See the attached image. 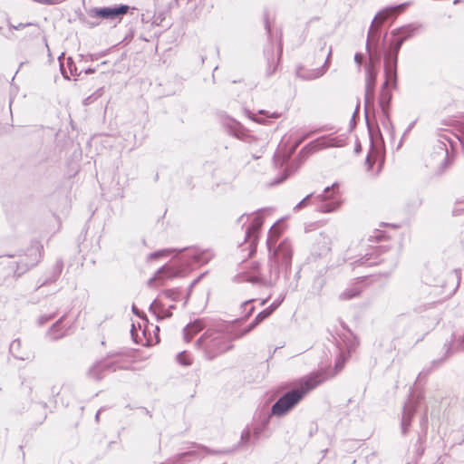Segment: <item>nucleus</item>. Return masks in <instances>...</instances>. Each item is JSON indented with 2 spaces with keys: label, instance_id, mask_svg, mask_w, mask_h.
Instances as JSON below:
<instances>
[{
  "label": "nucleus",
  "instance_id": "nucleus-1",
  "mask_svg": "<svg viewBox=\"0 0 464 464\" xmlns=\"http://www.w3.org/2000/svg\"><path fill=\"white\" fill-rule=\"evenodd\" d=\"M324 382L319 374L310 375L300 381L298 387L285 392L272 406L271 414L282 417L290 412L304 397Z\"/></svg>",
  "mask_w": 464,
  "mask_h": 464
},
{
  "label": "nucleus",
  "instance_id": "nucleus-2",
  "mask_svg": "<svg viewBox=\"0 0 464 464\" xmlns=\"http://www.w3.org/2000/svg\"><path fill=\"white\" fill-rule=\"evenodd\" d=\"M41 248L39 243L33 244L24 256H21L18 261L14 260L12 256L0 258V285L9 278L20 276L36 266L41 259Z\"/></svg>",
  "mask_w": 464,
  "mask_h": 464
},
{
  "label": "nucleus",
  "instance_id": "nucleus-3",
  "mask_svg": "<svg viewBox=\"0 0 464 464\" xmlns=\"http://www.w3.org/2000/svg\"><path fill=\"white\" fill-rule=\"evenodd\" d=\"M198 349L203 350L208 360H213L219 354L232 348L227 337L220 332L207 330L196 342Z\"/></svg>",
  "mask_w": 464,
  "mask_h": 464
},
{
  "label": "nucleus",
  "instance_id": "nucleus-4",
  "mask_svg": "<svg viewBox=\"0 0 464 464\" xmlns=\"http://www.w3.org/2000/svg\"><path fill=\"white\" fill-rule=\"evenodd\" d=\"M310 198H314L318 204V209L323 213H329L336 210L341 205V196L339 194V186L334 183L331 187H326L323 193L314 196V193L307 195L294 208L295 210H300L308 205Z\"/></svg>",
  "mask_w": 464,
  "mask_h": 464
},
{
  "label": "nucleus",
  "instance_id": "nucleus-5",
  "mask_svg": "<svg viewBox=\"0 0 464 464\" xmlns=\"http://www.w3.org/2000/svg\"><path fill=\"white\" fill-rule=\"evenodd\" d=\"M453 156L450 154L446 143L439 140L430 155L428 166L432 169L434 174L441 175L452 164Z\"/></svg>",
  "mask_w": 464,
  "mask_h": 464
},
{
  "label": "nucleus",
  "instance_id": "nucleus-6",
  "mask_svg": "<svg viewBox=\"0 0 464 464\" xmlns=\"http://www.w3.org/2000/svg\"><path fill=\"white\" fill-rule=\"evenodd\" d=\"M345 140L341 137L322 136L303 148L300 151L302 156H308L309 154L324 150L326 148H340L343 147Z\"/></svg>",
  "mask_w": 464,
  "mask_h": 464
},
{
  "label": "nucleus",
  "instance_id": "nucleus-7",
  "mask_svg": "<svg viewBox=\"0 0 464 464\" xmlns=\"http://www.w3.org/2000/svg\"><path fill=\"white\" fill-rule=\"evenodd\" d=\"M384 77H385V81L382 83V88H381L379 103H380L382 111L383 113V117H384L383 122L391 123L390 116H389V108H390V104H391V102L392 99V94L390 88H392V89L397 88L398 77H397V73H395L394 82L392 80H390V77L386 71H384Z\"/></svg>",
  "mask_w": 464,
  "mask_h": 464
},
{
  "label": "nucleus",
  "instance_id": "nucleus-8",
  "mask_svg": "<svg viewBox=\"0 0 464 464\" xmlns=\"http://www.w3.org/2000/svg\"><path fill=\"white\" fill-rule=\"evenodd\" d=\"M403 43L401 38L394 37L390 44L389 50L384 53V71L388 72L390 80L393 82L395 73H397L398 54Z\"/></svg>",
  "mask_w": 464,
  "mask_h": 464
},
{
  "label": "nucleus",
  "instance_id": "nucleus-9",
  "mask_svg": "<svg viewBox=\"0 0 464 464\" xmlns=\"http://www.w3.org/2000/svg\"><path fill=\"white\" fill-rule=\"evenodd\" d=\"M236 449H224L220 450H211L205 446L192 444L188 450L178 455L179 461H185L186 458L192 457L193 459H204L209 455H225L234 452Z\"/></svg>",
  "mask_w": 464,
  "mask_h": 464
},
{
  "label": "nucleus",
  "instance_id": "nucleus-10",
  "mask_svg": "<svg viewBox=\"0 0 464 464\" xmlns=\"http://www.w3.org/2000/svg\"><path fill=\"white\" fill-rule=\"evenodd\" d=\"M366 76H365V93H364V103L365 108L373 104L374 102V92L377 79V72L374 69L373 63H371L366 66Z\"/></svg>",
  "mask_w": 464,
  "mask_h": 464
},
{
  "label": "nucleus",
  "instance_id": "nucleus-11",
  "mask_svg": "<svg viewBox=\"0 0 464 464\" xmlns=\"http://www.w3.org/2000/svg\"><path fill=\"white\" fill-rule=\"evenodd\" d=\"M282 266L278 260L270 257L269 276L262 277L260 276H249L246 277V281L252 284H259L266 285H274L279 277V266Z\"/></svg>",
  "mask_w": 464,
  "mask_h": 464
},
{
  "label": "nucleus",
  "instance_id": "nucleus-12",
  "mask_svg": "<svg viewBox=\"0 0 464 464\" xmlns=\"http://www.w3.org/2000/svg\"><path fill=\"white\" fill-rule=\"evenodd\" d=\"M129 9V5H120L115 6L95 8L93 12L96 16L102 19L115 20L121 19V17L128 13Z\"/></svg>",
  "mask_w": 464,
  "mask_h": 464
},
{
  "label": "nucleus",
  "instance_id": "nucleus-13",
  "mask_svg": "<svg viewBox=\"0 0 464 464\" xmlns=\"http://www.w3.org/2000/svg\"><path fill=\"white\" fill-rule=\"evenodd\" d=\"M380 38L381 27H379V25L371 24L366 41V50L371 60H372L373 55H375L376 59H379L378 47Z\"/></svg>",
  "mask_w": 464,
  "mask_h": 464
},
{
  "label": "nucleus",
  "instance_id": "nucleus-14",
  "mask_svg": "<svg viewBox=\"0 0 464 464\" xmlns=\"http://www.w3.org/2000/svg\"><path fill=\"white\" fill-rule=\"evenodd\" d=\"M332 55V49L330 48L329 50V53H328V55H327V58L324 63V65L320 68H316V69H313V70H309V69H306L303 66H298L296 68V75L297 77L303 79V80H314V79H317L321 76H323L327 68H328V65H329V63H330V57Z\"/></svg>",
  "mask_w": 464,
  "mask_h": 464
},
{
  "label": "nucleus",
  "instance_id": "nucleus-15",
  "mask_svg": "<svg viewBox=\"0 0 464 464\" xmlns=\"http://www.w3.org/2000/svg\"><path fill=\"white\" fill-rule=\"evenodd\" d=\"M179 274V270L169 266H163L156 272L155 276L148 281V285L150 287L162 285L166 279L174 278L178 276Z\"/></svg>",
  "mask_w": 464,
  "mask_h": 464
},
{
  "label": "nucleus",
  "instance_id": "nucleus-16",
  "mask_svg": "<svg viewBox=\"0 0 464 464\" xmlns=\"http://www.w3.org/2000/svg\"><path fill=\"white\" fill-rule=\"evenodd\" d=\"M272 258L278 260L285 268L289 267L292 259V246L286 240L283 241L274 251Z\"/></svg>",
  "mask_w": 464,
  "mask_h": 464
},
{
  "label": "nucleus",
  "instance_id": "nucleus-17",
  "mask_svg": "<svg viewBox=\"0 0 464 464\" xmlns=\"http://www.w3.org/2000/svg\"><path fill=\"white\" fill-rule=\"evenodd\" d=\"M331 246L332 237L327 233L322 232L314 242L313 253L317 256H325L330 253Z\"/></svg>",
  "mask_w": 464,
  "mask_h": 464
},
{
  "label": "nucleus",
  "instance_id": "nucleus-18",
  "mask_svg": "<svg viewBox=\"0 0 464 464\" xmlns=\"http://www.w3.org/2000/svg\"><path fill=\"white\" fill-rule=\"evenodd\" d=\"M408 5L409 3H403L395 6L384 8L375 15L372 24L381 27L390 15L402 12Z\"/></svg>",
  "mask_w": 464,
  "mask_h": 464
},
{
  "label": "nucleus",
  "instance_id": "nucleus-19",
  "mask_svg": "<svg viewBox=\"0 0 464 464\" xmlns=\"http://www.w3.org/2000/svg\"><path fill=\"white\" fill-rule=\"evenodd\" d=\"M417 403L418 402L415 401L413 398H411L404 405L401 418V431L403 434L407 432V430L411 425V419L417 408Z\"/></svg>",
  "mask_w": 464,
  "mask_h": 464
},
{
  "label": "nucleus",
  "instance_id": "nucleus-20",
  "mask_svg": "<svg viewBox=\"0 0 464 464\" xmlns=\"http://www.w3.org/2000/svg\"><path fill=\"white\" fill-rule=\"evenodd\" d=\"M10 353L17 360H31L34 356L30 350L24 348L20 339H14L9 346Z\"/></svg>",
  "mask_w": 464,
  "mask_h": 464
},
{
  "label": "nucleus",
  "instance_id": "nucleus-21",
  "mask_svg": "<svg viewBox=\"0 0 464 464\" xmlns=\"http://www.w3.org/2000/svg\"><path fill=\"white\" fill-rule=\"evenodd\" d=\"M186 256L191 259L190 264L203 265L208 263L213 257V254L209 250L193 248L188 249Z\"/></svg>",
  "mask_w": 464,
  "mask_h": 464
},
{
  "label": "nucleus",
  "instance_id": "nucleus-22",
  "mask_svg": "<svg viewBox=\"0 0 464 464\" xmlns=\"http://www.w3.org/2000/svg\"><path fill=\"white\" fill-rule=\"evenodd\" d=\"M377 252V250H373L370 254L367 253L363 256H361L360 258L351 262L350 265L353 267L360 266H372L373 265H378L379 263L383 262L384 259H379V255Z\"/></svg>",
  "mask_w": 464,
  "mask_h": 464
},
{
  "label": "nucleus",
  "instance_id": "nucleus-23",
  "mask_svg": "<svg viewBox=\"0 0 464 464\" xmlns=\"http://www.w3.org/2000/svg\"><path fill=\"white\" fill-rule=\"evenodd\" d=\"M262 225L263 218L259 214H257L252 221L251 225L246 230V240L251 241V244L255 243L257 239L256 234Z\"/></svg>",
  "mask_w": 464,
  "mask_h": 464
},
{
  "label": "nucleus",
  "instance_id": "nucleus-24",
  "mask_svg": "<svg viewBox=\"0 0 464 464\" xmlns=\"http://www.w3.org/2000/svg\"><path fill=\"white\" fill-rule=\"evenodd\" d=\"M418 29H419V25H416L414 24H410L401 26L400 28L394 29L392 32V34L393 37H399L403 42H405L407 39L413 36Z\"/></svg>",
  "mask_w": 464,
  "mask_h": 464
},
{
  "label": "nucleus",
  "instance_id": "nucleus-25",
  "mask_svg": "<svg viewBox=\"0 0 464 464\" xmlns=\"http://www.w3.org/2000/svg\"><path fill=\"white\" fill-rule=\"evenodd\" d=\"M105 369L115 371L116 367L114 363L98 362L90 368L88 374L95 380H100L102 379L101 373Z\"/></svg>",
  "mask_w": 464,
  "mask_h": 464
},
{
  "label": "nucleus",
  "instance_id": "nucleus-26",
  "mask_svg": "<svg viewBox=\"0 0 464 464\" xmlns=\"http://www.w3.org/2000/svg\"><path fill=\"white\" fill-rule=\"evenodd\" d=\"M261 116H265L266 118L277 119L281 116V113H279L277 111L270 112L269 111L260 110L257 111V113L251 112L249 117L256 122H258L261 124H266L267 123L266 119H265Z\"/></svg>",
  "mask_w": 464,
  "mask_h": 464
},
{
  "label": "nucleus",
  "instance_id": "nucleus-27",
  "mask_svg": "<svg viewBox=\"0 0 464 464\" xmlns=\"http://www.w3.org/2000/svg\"><path fill=\"white\" fill-rule=\"evenodd\" d=\"M203 329V324L201 321L197 320L192 324H188L184 328V339L186 342H189L193 336V334L198 333Z\"/></svg>",
  "mask_w": 464,
  "mask_h": 464
},
{
  "label": "nucleus",
  "instance_id": "nucleus-28",
  "mask_svg": "<svg viewBox=\"0 0 464 464\" xmlns=\"http://www.w3.org/2000/svg\"><path fill=\"white\" fill-rule=\"evenodd\" d=\"M150 311L152 312L157 316L158 320L168 318L172 315L169 309V310L162 309L157 300H154L152 302V304L150 306Z\"/></svg>",
  "mask_w": 464,
  "mask_h": 464
},
{
  "label": "nucleus",
  "instance_id": "nucleus-29",
  "mask_svg": "<svg viewBox=\"0 0 464 464\" xmlns=\"http://www.w3.org/2000/svg\"><path fill=\"white\" fill-rule=\"evenodd\" d=\"M47 334L52 340H57L64 336L65 330L62 326V319L53 324Z\"/></svg>",
  "mask_w": 464,
  "mask_h": 464
},
{
  "label": "nucleus",
  "instance_id": "nucleus-30",
  "mask_svg": "<svg viewBox=\"0 0 464 464\" xmlns=\"http://www.w3.org/2000/svg\"><path fill=\"white\" fill-rule=\"evenodd\" d=\"M279 235H280V229L278 228L276 224H275L274 226L271 227V228L268 232V236H267L266 244H267V247H268L269 251H271L272 248L275 247L276 239L279 237Z\"/></svg>",
  "mask_w": 464,
  "mask_h": 464
},
{
  "label": "nucleus",
  "instance_id": "nucleus-31",
  "mask_svg": "<svg viewBox=\"0 0 464 464\" xmlns=\"http://www.w3.org/2000/svg\"><path fill=\"white\" fill-rule=\"evenodd\" d=\"M362 293V288L359 286H352L345 289L339 295L341 300H350L352 298L357 297Z\"/></svg>",
  "mask_w": 464,
  "mask_h": 464
},
{
  "label": "nucleus",
  "instance_id": "nucleus-32",
  "mask_svg": "<svg viewBox=\"0 0 464 464\" xmlns=\"http://www.w3.org/2000/svg\"><path fill=\"white\" fill-rule=\"evenodd\" d=\"M255 443H256V441L253 439V435H252L250 428H248V427L246 428L241 433L240 444L243 446H247V445H254Z\"/></svg>",
  "mask_w": 464,
  "mask_h": 464
},
{
  "label": "nucleus",
  "instance_id": "nucleus-33",
  "mask_svg": "<svg viewBox=\"0 0 464 464\" xmlns=\"http://www.w3.org/2000/svg\"><path fill=\"white\" fill-rule=\"evenodd\" d=\"M266 428V423L255 425L250 428L255 441L258 440L261 438Z\"/></svg>",
  "mask_w": 464,
  "mask_h": 464
},
{
  "label": "nucleus",
  "instance_id": "nucleus-34",
  "mask_svg": "<svg viewBox=\"0 0 464 464\" xmlns=\"http://www.w3.org/2000/svg\"><path fill=\"white\" fill-rule=\"evenodd\" d=\"M63 264L61 260H58L55 265L53 267L52 276L50 277V280L54 282L59 277L63 271Z\"/></svg>",
  "mask_w": 464,
  "mask_h": 464
},
{
  "label": "nucleus",
  "instance_id": "nucleus-35",
  "mask_svg": "<svg viewBox=\"0 0 464 464\" xmlns=\"http://www.w3.org/2000/svg\"><path fill=\"white\" fill-rule=\"evenodd\" d=\"M252 302H253V300H247V301L244 302L241 305L243 312H246L244 319L248 318L255 310V307L251 304Z\"/></svg>",
  "mask_w": 464,
  "mask_h": 464
},
{
  "label": "nucleus",
  "instance_id": "nucleus-36",
  "mask_svg": "<svg viewBox=\"0 0 464 464\" xmlns=\"http://www.w3.org/2000/svg\"><path fill=\"white\" fill-rule=\"evenodd\" d=\"M163 295L171 301H177L180 293L178 289H167L163 292Z\"/></svg>",
  "mask_w": 464,
  "mask_h": 464
},
{
  "label": "nucleus",
  "instance_id": "nucleus-37",
  "mask_svg": "<svg viewBox=\"0 0 464 464\" xmlns=\"http://www.w3.org/2000/svg\"><path fill=\"white\" fill-rule=\"evenodd\" d=\"M272 314V309H265L262 312H260L256 318L254 319L256 321V324H259L261 322H263L265 319L269 317Z\"/></svg>",
  "mask_w": 464,
  "mask_h": 464
},
{
  "label": "nucleus",
  "instance_id": "nucleus-38",
  "mask_svg": "<svg viewBox=\"0 0 464 464\" xmlns=\"http://www.w3.org/2000/svg\"><path fill=\"white\" fill-rule=\"evenodd\" d=\"M177 361L179 363L188 366L191 364V361L186 352H181L177 355Z\"/></svg>",
  "mask_w": 464,
  "mask_h": 464
},
{
  "label": "nucleus",
  "instance_id": "nucleus-39",
  "mask_svg": "<svg viewBox=\"0 0 464 464\" xmlns=\"http://www.w3.org/2000/svg\"><path fill=\"white\" fill-rule=\"evenodd\" d=\"M258 324H256V321L254 320L251 324H249L244 330H242V332H240L239 334H237L235 338H241L242 336L247 334L248 333H250L252 330H254Z\"/></svg>",
  "mask_w": 464,
  "mask_h": 464
},
{
  "label": "nucleus",
  "instance_id": "nucleus-40",
  "mask_svg": "<svg viewBox=\"0 0 464 464\" xmlns=\"http://www.w3.org/2000/svg\"><path fill=\"white\" fill-rule=\"evenodd\" d=\"M169 253V250H160L153 253H150L148 256L149 259H156L163 256H167Z\"/></svg>",
  "mask_w": 464,
  "mask_h": 464
},
{
  "label": "nucleus",
  "instance_id": "nucleus-41",
  "mask_svg": "<svg viewBox=\"0 0 464 464\" xmlns=\"http://www.w3.org/2000/svg\"><path fill=\"white\" fill-rule=\"evenodd\" d=\"M67 66H68L69 71H70L72 75H76L77 74L76 65H75L73 60L71 57L67 58Z\"/></svg>",
  "mask_w": 464,
  "mask_h": 464
},
{
  "label": "nucleus",
  "instance_id": "nucleus-42",
  "mask_svg": "<svg viewBox=\"0 0 464 464\" xmlns=\"http://www.w3.org/2000/svg\"><path fill=\"white\" fill-rule=\"evenodd\" d=\"M362 60H363V56L362 53H355L354 62L358 64L359 67L361 66Z\"/></svg>",
  "mask_w": 464,
  "mask_h": 464
},
{
  "label": "nucleus",
  "instance_id": "nucleus-43",
  "mask_svg": "<svg viewBox=\"0 0 464 464\" xmlns=\"http://www.w3.org/2000/svg\"><path fill=\"white\" fill-rule=\"evenodd\" d=\"M343 363H344V360H343V357H340V358L337 360L336 363H335V369H336L337 371H341V369H342V368H343Z\"/></svg>",
  "mask_w": 464,
  "mask_h": 464
},
{
  "label": "nucleus",
  "instance_id": "nucleus-44",
  "mask_svg": "<svg viewBox=\"0 0 464 464\" xmlns=\"http://www.w3.org/2000/svg\"><path fill=\"white\" fill-rule=\"evenodd\" d=\"M458 341L459 342L460 347L464 349V334L458 337Z\"/></svg>",
  "mask_w": 464,
  "mask_h": 464
},
{
  "label": "nucleus",
  "instance_id": "nucleus-45",
  "mask_svg": "<svg viewBox=\"0 0 464 464\" xmlns=\"http://www.w3.org/2000/svg\"><path fill=\"white\" fill-rule=\"evenodd\" d=\"M51 317H44V316H42L40 317L39 319V324H44L45 322H47Z\"/></svg>",
  "mask_w": 464,
  "mask_h": 464
},
{
  "label": "nucleus",
  "instance_id": "nucleus-46",
  "mask_svg": "<svg viewBox=\"0 0 464 464\" xmlns=\"http://www.w3.org/2000/svg\"><path fill=\"white\" fill-rule=\"evenodd\" d=\"M278 304H272L270 306H268L266 309H272V313L277 308Z\"/></svg>",
  "mask_w": 464,
  "mask_h": 464
},
{
  "label": "nucleus",
  "instance_id": "nucleus-47",
  "mask_svg": "<svg viewBox=\"0 0 464 464\" xmlns=\"http://www.w3.org/2000/svg\"><path fill=\"white\" fill-rule=\"evenodd\" d=\"M414 124H415V121H412V122L408 126V128L406 129V130H405V133H404V134H406L407 132H409V131L413 128Z\"/></svg>",
  "mask_w": 464,
  "mask_h": 464
},
{
  "label": "nucleus",
  "instance_id": "nucleus-48",
  "mask_svg": "<svg viewBox=\"0 0 464 464\" xmlns=\"http://www.w3.org/2000/svg\"><path fill=\"white\" fill-rule=\"evenodd\" d=\"M61 71H62V73H63V77L65 79H69V76L66 74V72H65V71L63 69V64H61Z\"/></svg>",
  "mask_w": 464,
  "mask_h": 464
},
{
  "label": "nucleus",
  "instance_id": "nucleus-49",
  "mask_svg": "<svg viewBox=\"0 0 464 464\" xmlns=\"http://www.w3.org/2000/svg\"><path fill=\"white\" fill-rule=\"evenodd\" d=\"M49 282H52V281L50 280V277H49V278H47L46 280H44V281L41 284V285H38V288H41V286H43V285H44L48 284Z\"/></svg>",
  "mask_w": 464,
  "mask_h": 464
},
{
  "label": "nucleus",
  "instance_id": "nucleus-50",
  "mask_svg": "<svg viewBox=\"0 0 464 464\" xmlns=\"http://www.w3.org/2000/svg\"><path fill=\"white\" fill-rule=\"evenodd\" d=\"M94 72H95V70H94V69L89 68V69H87V70L85 71V73L90 74V73H93Z\"/></svg>",
  "mask_w": 464,
  "mask_h": 464
},
{
  "label": "nucleus",
  "instance_id": "nucleus-51",
  "mask_svg": "<svg viewBox=\"0 0 464 464\" xmlns=\"http://www.w3.org/2000/svg\"><path fill=\"white\" fill-rule=\"evenodd\" d=\"M366 162H367V164H369V166H370V167H372V160H371V157H370V156H368V157L366 158Z\"/></svg>",
  "mask_w": 464,
  "mask_h": 464
},
{
  "label": "nucleus",
  "instance_id": "nucleus-52",
  "mask_svg": "<svg viewBox=\"0 0 464 464\" xmlns=\"http://www.w3.org/2000/svg\"><path fill=\"white\" fill-rule=\"evenodd\" d=\"M319 281L320 282H319V285H318V290H320L323 287V285H324V280L319 278Z\"/></svg>",
  "mask_w": 464,
  "mask_h": 464
},
{
  "label": "nucleus",
  "instance_id": "nucleus-53",
  "mask_svg": "<svg viewBox=\"0 0 464 464\" xmlns=\"http://www.w3.org/2000/svg\"><path fill=\"white\" fill-rule=\"evenodd\" d=\"M132 312L135 314H138L139 315V312L137 310V308L135 307V305L132 306Z\"/></svg>",
  "mask_w": 464,
  "mask_h": 464
},
{
  "label": "nucleus",
  "instance_id": "nucleus-54",
  "mask_svg": "<svg viewBox=\"0 0 464 464\" xmlns=\"http://www.w3.org/2000/svg\"><path fill=\"white\" fill-rule=\"evenodd\" d=\"M395 266V262L394 261H392L391 264H390V268L391 270H392Z\"/></svg>",
  "mask_w": 464,
  "mask_h": 464
},
{
  "label": "nucleus",
  "instance_id": "nucleus-55",
  "mask_svg": "<svg viewBox=\"0 0 464 464\" xmlns=\"http://www.w3.org/2000/svg\"><path fill=\"white\" fill-rule=\"evenodd\" d=\"M266 28L269 31V24L267 21L266 22Z\"/></svg>",
  "mask_w": 464,
  "mask_h": 464
},
{
  "label": "nucleus",
  "instance_id": "nucleus-56",
  "mask_svg": "<svg viewBox=\"0 0 464 464\" xmlns=\"http://www.w3.org/2000/svg\"><path fill=\"white\" fill-rule=\"evenodd\" d=\"M100 415V411L96 413L95 419L98 420Z\"/></svg>",
  "mask_w": 464,
  "mask_h": 464
},
{
  "label": "nucleus",
  "instance_id": "nucleus-57",
  "mask_svg": "<svg viewBox=\"0 0 464 464\" xmlns=\"http://www.w3.org/2000/svg\"><path fill=\"white\" fill-rule=\"evenodd\" d=\"M445 140L451 144V140L450 138H445Z\"/></svg>",
  "mask_w": 464,
  "mask_h": 464
},
{
  "label": "nucleus",
  "instance_id": "nucleus-58",
  "mask_svg": "<svg viewBox=\"0 0 464 464\" xmlns=\"http://www.w3.org/2000/svg\"><path fill=\"white\" fill-rule=\"evenodd\" d=\"M459 0H455V1L453 2V4H454V5H457V4H459Z\"/></svg>",
  "mask_w": 464,
  "mask_h": 464
},
{
  "label": "nucleus",
  "instance_id": "nucleus-59",
  "mask_svg": "<svg viewBox=\"0 0 464 464\" xmlns=\"http://www.w3.org/2000/svg\"><path fill=\"white\" fill-rule=\"evenodd\" d=\"M244 218V215L240 217L239 221H242Z\"/></svg>",
  "mask_w": 464,
  "mask_h": 464
},
{
  "label": "nucleus",
  "instance_id": "nucleus-60",
  "mask_svg": "<svg viewBox=\"0 0 464 464\" xmlns=\"http://www.w3.org/2000/svg\"><path fill=\"white\" fill-rule=\"evenodd\" d=\"M253 158H254L255 160H256V159H258L259 157H258V156L254 155V156H253Z\"/></svg>",
  "mask_w": 464,
  "mask_h": 464
}]
</instances>
